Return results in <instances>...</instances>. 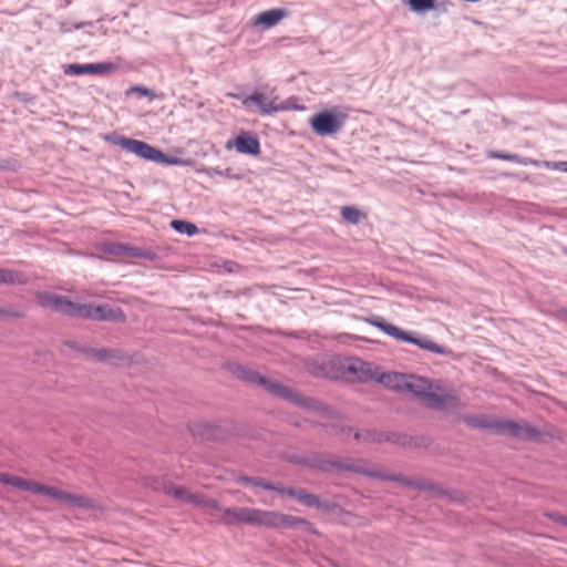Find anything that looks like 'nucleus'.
Here are the masks:
<instances>
[{
	"label": "nucleus",
	"mask_w": 567,
	"mask_h": 567,
	"mask_svg": "<svg viewBox=\"0 0 567 567\" xmlns=\"http://www.w3.org/2000/svg\"><path fill=\"white\" fill-rule=\"evenodd\" d=\"M412 10L422 12L431 10L435 7V0H408Z\"/></svg>",
	"instance_id": "b1692460"
},
{
	"label": "nucleus",
	"mask_w": 567,
	"mask_h": 567,
	"mask_svg": "<svg viewBox=\"0 0 567 567\" xmlns=\"http://www.w3.org/2000/svg\"><path fill=\"white\" fill-rule=\"evenodd\" d=\"M286 17L287 11L285 9H271L255 16L252 23L254 25H262L264 28L269 29L278 24Z\"/></svg>",
	"instance_id": "2eb2a0df"
},
{
	"label": "nucleus",
	"mask_w": 567,
	"mask_h": 567,
	"mask_svg": "<svg viewBox=\"0 0 567 567\" xmlns=\"http://www.w3.org/2000/svg\"><path fill=\"white\" fill-rule=\"evenodd\" d=\"M38 504L43 499H52L69 508L92 509L95 508V502L84 495L73 494L55 486H45L38 484Z\"/></svg>",
	"instance_id": "423d86ee"
},
{
	"label": "nucleus",
	"mask_w": 567,
	"mask_h": 567,
	"mask_svg": "<svg viewBox=\"0 0 567 567\" xmlns=\"http://www.w3.org/2000/svg\"><path fill=\"white\" fill-rule=\"evenodd\" d=\"M551 167L567 173V162H556Z\"/></svg>",
	"instance_id": "cd10ccee"
},
{
	"label": "nucleus",
	"mask_w": 567,
	"mask_h": 567,
	"mask_svg": "<svg viewBox=\"0 0 567 567\" xmlns=\"http://www.w3.org/2000/svg\"><path fill=\"white\" fill-rule=\"evenodd\" d=\"M243 481L245 483H252L257 486H261L262 488L265 489H274V491H277L279 493H282V494H287L291 497H295L297 498L299 502L308 505V506H313V505H318V499L316 496L311 495V494H307L306 492L303 491H293V489H279L270 484H266V483H262L260 481H257V480H250V478H247V477H244Z\"/></svg>",
	"instance_id": "4468645a"
},
{
	"label": "nucleus",
	"mask_w": 567,
	"mask_h": 567,
	"mask_svg": "<svg viewBox=\"0 0 567 567\" xmlns=\"http://www.w3.org/2000/svg\"><path fill=\"white\" fill-rule=\"evenodd\" d=\"M24 316L25 309L22 307L0 306V317L19 319Z\"/></svg>",
	"instance_id": "412c9836"
},
{
	"label": "nucleus",
	"mask_w": 567,
	"mask_h": 567,
	"mask_svg": "<svg viewBox=\"0 0 567 567\" xmlns=\"http://www.w3.org/2000/svg\"><path fill=\"white\" fill-rule=\"evenodd\" d=\"M6 484L11 485V486H17L24 491H35L34 482L25 481V480H22V478L16 477V476H11V475L7 476Z\"/></svg>",
	"instance_id": "4be33fe9"
},
{
	"label": "nucleus",
	"mask_w": 567,
	"mask_h": 567,
	"mask_svg": "<svg viewBox=\"0 0 567 567\" xmlns=\"http://www.w3.org/2000/svg\"><path fill=\"white\" fill-rule=\"evenodd\" d=\"M354 437L357 440H363V441H375V434L371 433L370 431H361V432H355L354 433Z\"/></svg>",
	"instance_id": "393cba45"
},
{
	"label": "nucleus",
	"mask_w": 567,
	"mask_h": 567,
	"mask_svg": "<svg viewBox=\"0 0 567 567\" xmlns=\"http://www.w3.org/2000/svg\"><path fill=\"white\" fill-rule=\"evenodd\" d=\"M370 323L373 327L378 328L379 330H381L382 332L386 333L388 336L392 337L393 339H395L398 341H404V342H410V343L416 344L421 349L431 351L433 353H437V354L445 353V350L442 346L433 342L429 338H421V339L414 338L410 333L400 329L399 327L388 323V322H384L380 318H374V319L370 320Z\"/></svg>",
	"instance_id": "0eeeda50"
},
{
	"label": "nucleus",
	"mask_w": 567,
	"mask_h": 567,
	"mask_svg": "<svg viewBox=\"0 0 567 567\" xmlns=\"http://www.w3.org/2000/svg\"><path fill=\"white\" fill-rule=\"evenodd\" d=\"M97 357L101 359V360H104L106 358H109V351L106 350H101L97 352Z\"/></svg>",
	"instance_id": "c756f323"
},
{
	"label": "nucleus",
	"mask_w": 567,
	"mask_h": 567,
	"mask_svg": "<svg viewBox=\"0 0 567 567\" xmlns=\"http://www.w3.org/2000/svg\"><path fill=\"white\" fill-rule=\"evenodd\" d=\"M8 169H14V164H12L6 159L0 161V171H8Z\"/></svg>",
	"instance_id": "bb28decb"
},
{
	"label": "nucleus",
	"mask_w": 567,
	"mask_h": 567,
	"mask_svg": "<svg viewBox=\"0 0 567 567\" xmlns=\"http://www.w3.org/2000/svg\"><path fill=\"white\" fill-rule=\"evenodd\" d=\"M488 157L515 162V163L523 164V165H527L530 163V161L528 158L520 157L517 154H506V153H499V152H494V151L488 153Z\"/></svg>",
	"instance_id": "6ab92c4d"
},
{
	"label": "nucleus",
	"mask_w": 567,
	"mask_h": 567,
	"mask_svg": "<svg viewBox=\"0 0 567 567\" xmlns=\"http://www.w3.org/2000/svg\"><path fill=\"white\" fill-rule=\"evenodd\" d=\"M347 117L346 113L327 110L311 116L309 123L315 133L327 136L339 132Z\"/></svg>",
	"instance_id": "6e6552de"
},
{
	"label": "nucleus",
	"mask_w": 567,
	"mask_h": 567,
	"mask_svg": "<svg viewBox=\"0 0 567 567\" xmlns=\"http://www.w3.org/2000/svg\"><path fill=\"white\" fill-rule=\"evenodd\" d=\"M267 384H268V390L276 395L287 398L290 400L297 399L290 389H288L287 386L282 385L280 383L271 382V383H267Z\"/></svg>",
	"instance_id": "aec40b11"
},
{
	"label": "nucleus",
	"mask_w": 567,
	"mask_h": 567,
	"mask_svg": "<svg viewBox=\"0 0 567 567\" xmlns=\"http://www.w3.org/2000/svg\"><path fill=\"white\" fill-rule=\"evenodd\" d=\"M24 284L23 276L14 270L0 268V285Z\"/></svg>",
	"instance_id": "f3484780"
},
{
	"label": "nucleus",
	"mask_w": 567,
	"mask_h": 567,
	"mask_svg": "<svg viewBox=\"0 0 567 567\" xmlns=\"http://www.w3.org/2000/svg\"><path fill=\"white\" fill-rule=\"evenodd\" d=\"M249 103H255L260 113L265 115L278 111V107L274 105V102L269 101L262 93H254L243 99V105L248 106Z\"/></svg>",
	"instance_id": "dca6fc26"
},
{
	"label": "nucleus",
	"mask_w": 567,
	"mask_h": 567,
	"mask_svg": "<svg viewBox=\"0 0 567 567\" xmlns=\"http://www.w3.org/2000/svg\"><path fill=\"white\" fill-rule=\"evenodd\" d=\"M135 92L140 93V95L142 96H148L151 95V91L148 89H145V87H140V86H136L133 89Z\"/></svg>",
	"instance_id": "c85d7f7f"
},
{
	"label": "nucleus",
	"mask_w": 567,
	"mask_h": 567,
	"mask_svg": "<svg viewBox=\"0 0 567 567\" xmlns=\"http://www.w3.org/2000/svg\"><path fill=\"white\" fill-rule=\"evenodd\" d=\"M379 381L386 388L402 391L408 390L420 398L423 405L445 410L457 406L458 400L453 392L441 382L432 383L427 379L405 375L398 372L384 373Z\"/></svg>",
	"instance_id": "f257e3e1"
},
{
	"label": "nucleus",
	"mask_w": 567,
	"mask_h": 567,
	"mask_svg": "<svg viewBox=\"0 0 567 567\" xmlns=\"http://www.w3.org/2000/svg\"><path fill=\"white\" fill-rule=\"evenodd\" d=\"M565 319L567 320V310L564 312Z\"/></svg>",
	"instance_id": "2f4dec72"
},
{
	"label": "nucleus",
	"mask_w": 567,
	"mask_h": 567,
	"mask_svg": "<svg viewBox=\"0 0 567 567\" xmlns=\"http://www.w3.org/2000/svg\"><path fill=\"white\" fill-rule=\"evenodd\" d=\"M554 522H557L561 525H566L567 526V516H563V515H559V514H549L548 515Z\"/></svg>",
	"instance_id": "a878e982"
},
{
	"label": "nucleus",
	"mask_w": 567,
	"mask_h": 567,
	"mask_svg": "<svg viewBox=\"0 0 567 567\" xmlns=\"http://www.w3.org/2000/svg\"><path fill=\"white\" fill-rule=\"evenodd\" d=\"M346 372L352 381L367 382L377 379V373L372 371V367L361 360L350 361L346 365Z\"/></svg>",
	"instance_id": "ddd939ff"
},
{
	"label": "nucleus",
	"mask_w": 567,
	"mask_h": 567,
	"mask_svg": "<svg viewBox=\"0 0 567 567\" xmlns=\"http://www.w3.org/2000/svg\"><path fill=\"white\" fill-rule=\"evenodd\" d=\"M171 226L181 234H186L188 236H193L198 233V228L195 224L175 219L171 223Z\"/></svg>",
	"instance_id": "a211bd4d"
},
{
	"label": "nucleus",
	"mask_w": 567,
	"mask_h": 567,
	"mask_svg": "<svg viewBox=\"0 0 567 567\" xmlns=\"http://www.w3.org/2000/svg\"><path fill=\"white\" fill-rule=\"evenodd\" d=\"M341 215L347 221L352 223V224H358L361 218L360 210L357 209L355 207H351V206L342 207Z\"/></svg>",
	"instance_id": "5701e85b"
},
{
	"label": "nucleus",
	"mask_w": 567,
	"mask_h": 567,
	"mask_svg": "<svg viewBox=\"0 0 567 567\" xmlns=\"http://www.w3.org/2000/svg\"><path fill=\"white\" fill-rule=\"evenodd\" d=\"M106 140L125 150L126 152L133 153L146 161L157 162L166 165H183L185 163L179 157L165 155L162 151L143 141L118 135L107 136Z\"/></svg>",
	"instance_id": "39448f33"
},
{
	"label": "nucleus",
	"mask_w": 567,
	"mask_h": 567,
	"mask_svg": "<svg viewBox=\"0 0 567 567\" xmlns=\"http://www.w3.org/2000/svg\"><path fill=\"white\" fill-rule=\"evenodd\" d=\"M226 150L236 148L240 154L259 155L260 143L257 135L252 132H243L236 138L229 140L225 144Z\"/></svg>",
	"instance_id": "1a4fd4ad"
},
{
	"label": "nucleus",
	"mask_w": 567,
	"mask_h": 567,
	"mask_svg": "<svg viewBox=\"0 0 567 567\" xmlns=\"http://www.w3.org/2000/svg\"><path fill=\"white\" fill-rule=\"evenodd\" d=\"M466 422L474 427L488 429L497 433H507L519 439H532L536 435V431L525 422L499 420L486 414L467 416Z\"/></svg>",
	"instance_id": "20e7f679"
},
{
	"label": "nucleus",
	"mask_w": 567,
	"mask_h": 567,
	"mask_svg": "<svg viewBox=\"0 0 567 567\" xmlns=\"http://www.w3.org/2000/svg\"><path fill=\"white\" fill-rule=\"evenodd\" d=\"M38 303L51 307L59 312L73 317L114 322L125 321V315L122 309L107 303L100 306L89 303L81 305L74 303L62 297L39 293Z\"/></svg>",
	"instance_id": "7ed1b4c3"
},
{
	"label": "nucleus",
	"mask_w": 567,
	"mask_h": 567,
	"mask_svg": "<svg viewBox=\"0 0 567 567\" xmlns=\"http://www.w3.org/2000/svg\"><path fill=\"white\" fill-rule=\"evenodd\" d=\"M116 70V65L111 62L90 63V64H66L64 65V73L66 75H81V74H107Z\"/></svg>",
	"instance_id": "9b49d317"
},
{
	"label": "nucleus",
	"mask_w": 567,
	"mask_h": 567,
	"mask_svg": "<svg viewBox=\"0 0 567 567\" xmlns=\"http://www.w3.org/2000/svg\"><path fill=\"white\" fill-rule=\"evenodd\" d=\"M168 495H172L176 499H179L184 503H190L196 506H200L204 508H217V502L214 499H208L198 494H193L188 489L182 486H169L165 489Z\"/></svg>",
	"instance_id": "9d476101"
},
{
	"label": "nucleus",
	"mask_w": 567,
	"mask_h": 567,
	"mask_svg": "<svg viewBox=\"0 0 567 567\" xmlns=\"http://www.w3.org/2000/svg\"><path fill=\"white\" fill-rule=\"evenodd\" d=\"M216 509H219L218 505ZM220 522L226 525L248 524L252 526L280 528L305 523L303 519L291 515L251 507H226L220 508Z\"/></svg>",
	"instance_id": "f03ea898"
},
{
	"label": "nucleus",
	"mask_w": 567,
	"mask_h": 567,
	"mask_svg": "<svg viewBox=\"0 0 567 567\" xmlns=\"http://www.w3.org/2000/svg\"><path fill=\"white\" fill-rule=\"evenodd\" d=\"M7 476H8V474H4V473H0V483H3V484H6V481H7Z\"/></svg>",
	"instance_id": "7c9ffc66"
},
{
	"label": "nucleus",
	"mask_w": 567,
	"mask_h": 567,
	"mask_svg": "<svg viewBox=\"0 0 567 567\" xmlns=\"http://www.w3.org/2000/svg\"><path fill=\"white\" fill-rule=\"evenodd\" d=\"M103 251L115 257H141L146 259L154 258V254L150 250L117 243L105 244Z\"/></svg>",
	"instance_id": "f8f14e48"
}]
</instances>
